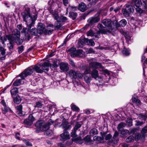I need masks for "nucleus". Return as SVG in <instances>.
Returning a JSON list of instances; mask_svg holds the SVG:
<instances>
[{
    "instance_id": "f257e3e1",
    "label": "nucleus",
    "mask_w": 147,
    "mask_h": 147,
    "mask_svg": "<svg viewBox=\"0 0 147 147\" xmlns=\"http://www.w3.org/2000/svg\"><path fill=\"white\" fill-rule=\"evenodd\" d=\"M25 10L22 13V15L24 20L26 23L28 27V30L30 34L34 36L36 35L38 33L36 28L30 29L31 27L33 26L35 24V21L36 20L37 15H34L33 17L31 16L30 12V8L27 5L24 6Z\"/></svg>"
},
{
    "instance_id": "f03ea898",
    "label": "nucleus",
    "mask_w": 147,
    "mask_h": 147,
    "mask_svg": "<svg viewBox=\"0 0 147 147\" xmlns=\"http://www.w3.org/2000/svg\"><path fill=\"white\" fill-rule=\"evenodd\" d=\"M102 23L105 26H107L106 29L109 33L113 32L117 29V27L119 26L116 20H115L113 23L110 19H104L102 21Z\"/></svg>"
},
{
    "instance_id": "7ed1b4c3",
    "label": "nucleus",
    "mask_w": 147,
    "mask_h": 147,
    "mask_svg": "<svg viewBox=\"0 0 147 147\" xmlns=\"http://www.w3.org/2000/svg\"><path fill=\"white\" fill-rule=\"evenodd\" d=\"M53 123V122L51 119H49L46 124L44 121L40 120L38 121L35 124V126L40 130L47 131L49 128V125Z\"/></svg>"
},
{
    "instance_id": "20e7f679",
    "label": "nucleus",
    "mask_w": 147,
    "mask_h": 147,
    "mask_svg": "<svg viewBox=\"0 0 147 147\" xmlns=\"http://www.w3.org/2000/svg\"><path fill=\"white\" fill-rule=\"evenodd\" d=\"M52 13L53 17L55 20H56L54 23L55 29L57 30H59L63 25L62 22L60 20V17L57 13L53 12Z\"/></svg>"
},
{
    "instance_id": "39448f33",
    "label": "nucleus",
    "mask_w": 147,
    "mask_h": 147,
    "mask_svg": "<svg viewBox=\"0 0 147 147\" xmlns=\"http://www.w3.org/2000/svg\"><path fill=\"white\" fill-rule=\"evenodd\" d=\"M37 30L39 34H44L46 35L51 34L53 31V29L46 30L45 28V25L42 23L38 24Z\"/></svg>"
},
{
    "instance_id": "423d86ee",
    "label": "nucleus",
    "mask_w": 147,
    "mask_h": 147,
    "mask_svg": "<svg viewBox=\"0 0 147 147\" xmlns=\"http://www.w3.org/2000/svg\"><path fill=\"white\" fill-rule=\"evenodd\" d=\"M135 3V5L134 6L136 12L140 13H142L143 12V10L140 8L142 5V4L141 0H132Z\"/></svg>"
},
{
    "instance_id": "0eeeda50",
    "label": "nucleus",
    "mask_w": 147,
    "mask_h": 147,
    "mask_svg": "<svg viewBox=\"0 0 147 147\" xmlns=\"http://www.w3.org/2000/svg\"><path fill=\"white\" fill-rule=\"evenodd\" d=\"M34 71L32 68H28L25 70L20 74L19 76L22 79H24L25 77L28 75H31L33 72Z\"/></svg>"
},
{
    "instance_id": "6e6552de",
    "label": "nucleus",
    "mask_w": 147,
    "mask_h": 147,
    "mask_svg": "<svg viewBox=\"0 0 147 147\" xmlns=\"http://www.w3.org/2000/svg\"><path fill=\"white\" fill-rule=\"evenodd\" d=\"M36 120L32 115H30L27 119H26L24 121L25 125L30 126L33 123V122Z\"/></svg>"
},
{
    "instance_id": "1a4fd4ad",
    "label": "nucleus",
    "mask_w": 147,
    "mask_h": 147,
    "mask_svg": "<svg viewBox=\"0 0 147 147\" xmlns=\"http://www.w3.org/2000/svg\"><path fill=\"white\" fill-rule=\"evenodd\" d=\"M20 31L17 29H15L13 30L12 32V34H10L11 35L12 38H13V41L15 40L16 38H20Z\"/></svg>"
},
{
    "instance_id": "9d476101",
    "label": "nucleus",
    "mask_w": 147,
    "mask_h": 147,
    "mask_svg": "<svg viewBox=\"0 0 147 147\" xmlns=\"http://www.w3.org/2000/svg\"><path fill=\"white\" fill-rule=\"evenodd\" d=\"M97 27L100 30V31H98L97 32V33L98 34H100V33L104 34L109 33V32L107 31V30L106 29V28L104 27L102 24H98Z\"/></svg>"
},
{
    "instance_id": "9b49d317",
    "label": "nucleus",
    "mask_w": 147,
    "mask_h": 147,
    "mask_svg": "<svg viewBox=\"0 0 147 147\" xmlns=\"http://www.w3.org/2000/svg\"><path fill=\"white\" fill-rule=\"evenodd\" d=\"M13 39L12 38L11 35L10 34H8L5 35V36L2 37V36L0 40L2 42L3 44H4L5 42L8 39L9 40L10 43H12L13 42Z\"/></svg>"
},
{
    "instance_id": "f8f14e48",
    "label": "nucleus",
    "mask_w": 147,
    "mask_h": 147,
    "mask_svg": "<svg viewBox=\"0 0 147 147\" xmlns=\"http://www.w3.org/2000/svg\"><path fill=\"white\" fill-rule=\"evenodd\" d=\"M60 69L63 72L67 71L69 69L68 64L66 63L61 62L60 64Z\"/></svg>"
},
{
    "instance_id": "ddd939ff",
    "label": "nucleus",
    "mask_w": 147,
    "mask_h": 147,
    "mask_svg": "<svg viewBox=\"0 0 147 147\" xmlns=\"http://www.w3.org/2000/svg\"><path fill=\"white\" fill-rule=\"evenodd\" d=\"M89 66L93 70L98 68H101L102 65L100 63L97 62H92L90 63Z\"/></svg>"
},
{
    "instance_id": "4468645a",
    "label": "nucleus",
    "mask_w": 147,
    "mask_h": 147,
    "mask_svg": "<svg viewBox=\"0 0 147 147\" xmlns=\"http://www.w3.org/2000/svg\"><path fill=\"white\" fill-rule=\"evenodd\" d=\"M62 140L65 141L70 138L69 134L68 131H64L63 133L60 134Z\"/></svg>"
},
{
    "instance_id": "2eb2a0df",
    "label": "nucleus",
    "mask_w": 147,
    "mask_h": 147,
    "mask_svg": "<svg viewBox=\"0 0 147 147\" xmlns=\"http://www.w3.org/2000/svg\"><path fill=\"white\" fill-rule=\"evenodd\" d=\"M100 20V18L98 16H94L90 18L88 20V22L91 24H93L98 22Z\"/></svg>"
},
{
    "instance_id": "dca6fc26",
    "label": "nucleus",
    "mask_w": 147,
    "mask_h": 147,
    "mask_svg": "<svg viewBox=\"0 0 147 147\" xmlns=\"http://www.w3.org/2000/svg\"><path fill=\"white\" fill-rule=\"evenodd\" d=\"M119 134V133L117 131H115L113 136V140L110 143H109V144L112 143L113 144H117V142L119 140V138H118Z\"/></svg>"
},
{
    "instance_id": "f3484780",
    "label": "nucleus",
    "mask_w": 147,
    "mask_h": 147,
    "mask_svg": "<svg viewBox=\"0 0 147 147\" xmlns=\"http://www.w3.org/2000/svg\"><path fill=\"white\" fill-rule=\"evenodd\" d=\"M68 122L67 121H65L62 123L61 125V127L64 129V131L69 130L71 128L70 125H68Z\"/></svg>"
},
{
    "instance_id": "a211bd4d",
    "label": "nucleus",
    "mask_w": 147,
    "mask_h": 147,
    "mask_svg": "<svg viewBox=\"0 0 147 147\" xmlns=\"http://www.w3.org/2000/svg\"><path fill=\"white\" fill-rule=\"evenodd\" d=\"M51 65V64L48 62H44L41 65V68L43 69V72L47 71L49 69V66Z\"/></svg>"
},
{
    "instance_id": "6ab92c4d",
    "label": "nucleus",
    "mask_w": 147,
    "mask_h": 147,
    "mask_svg": "<svg viewBox=\"0 0 147 147\" xmlns=\"http://www.w3.org/2000/svg\"><path fill=\"white\" fill-rule=\"evenodd\" d=\"M91 75L92 77L95 79H96L97 78H100V77L99 76L98 71L96 69L93 70L91 72Z\"/></svg>"
},
{
    "instance_id": "aec40b11",
    "label": "nucleus",
    "mask_w": 147,
    "mask_h": 147,
    "mask_svg": "<svg viewBox=\"0 0 147 147\" xmlns=\"http://www.w3.org/2000/svg\"><path fill=\"white\" fill-rule=\"evenodd\" d=\"M33 71H35L36 72L41 73L43 72V69L41 68V65H36L33 68Z\"/></svg>"
},
{
    "instance_id": "412c9836",
    "label": "nucleus",
    "mask_w": 147,
    "mask_h": 147,
    "mask_svg": "<svg viewBox=\"0 0 147 147\" xmlns=\"http://www.w3.org/2000/svg\"><path fill=\"white\" fill-rule=\"evenodd\" d=\"M76 49L75 48L72 47L71 49H69L68 51V52L70 54L71 56L72 57H76Z\"/></svg>"
},
{
    "instance_id": "4be33fe9",
    "label": "nucleus",
    "mask_w": 147,
    "mask_h": 147,
    "mask_svg": "<svg viewBox=\"0 0 147 147\" xmlns=\"http://www.w3.org/2000/svg\"><path fill=\"white\" fill-rule=\"evenodd\" d=\"M86 6L84 3H81L79 4L78 9L82 12H84L86 10Z\"/></svg>"
},
{
    "instance_id": "5701e85b",
    "label": "nucleus",
    "mask_w": 147,
    "mask_h": 147,
    "mask_svg": "<svg viewBox=\"0 0 147 147\" xmlns=\"http://www.w3.org/2000/svg\"><path fill=\"white\" fill-rule=\"evenodd\" d=\"M16 108L17 110V113L20 115L21 116L22 115V106L21 105H20L16 107Z\"/></svg>"
},
{
    "instance_id": "b1692460",
    "label": "nucleus",
    "mask_w": 147,
    "mask_h": 147,
    "mask_svg": "<svg viewBox=\"0 0 147 147\" xmlns=\"http://www.w3.org/2000/svg\"><path fill=\"white\" fill-rule=\"evenodd\" d=\"M77 72H76L74 70H71L69 71V75L72 78H76L77 77Z\"/></svg>"
},
{
    "instance_id": "393cba45",
    "label": "nucleus",
    "mask_w": 147,
    "mask_h": 147,
    "mask_svg": "<svg viewBox=\"0 0 147 147\" xmlns=\"http://www.w3.org/2000/svg\"><path fill=\"white\" fill-rule=\"evenodd\" d=\"M130 134L129 131L127 130L124 129L121 131V137L123 138L126 135H129Z\"/></svg>"
},
{
    "instance_id": "a878e982",
    "label": "nucleus",
    "mask_w": 147,
    "mask_h": 147,
    "mask_svg": "<svg viewBox=\"0 0 147 147\" xmlns=\"http://www.w3.org/2000/svg\"><path fill=\"white\" fill-rule=\"evenodd\" d=\"M85 143L87 144H89L92 143V141L90 140V136L89 135H87L84 138Z\"/></svg>"
},
{
    "instance_id": "bb28decb",
    "label": "nucleus",
    "mask_w": 147,
    "mask_h": 147,
    "mask_svg": "<svg viewBox=\"0 0 147 147\" xmlns=\"http://www.w3.org/2000/svg\"><path fill=\"white\" fill-rule=\"evenodd\" d=\"M132 100L133 102L135 103L138 106L141 105L140 100L136 98L135 97H133L132 98Z\"/></svg>"
},
{
    "instance_id": "cd10ccee",
    "label": "nucleus",
    "mask_w": 147,
    "mask_h": 147,
    "mask_svg": "<svg viewBox=\"0 0 147 147\" xmlns=\"http://www.w3.org/2000/svg\"><path fill=\"white\" fill-rule=\"evenodd\" d=\"M127 23V21L123 19L119 22V23H117L119 26L117 27V28L119 27L120 26H124Z\"/></svg>"
},
{
    "instance_id": "c85d7f7f",
    "label": "nucleus",
    "mask_w": 147,
    "mask_h": 147,
    "mask_svg": "<svg viewBox=\"0 0 147 147\" xmlns=\"http://www.w3.org/2000/svg\"><path fill=\"white\" fill-rule=\"evenodd\" d=\"M22 84V79H18L13 83V85L15 86H18Z\"/></svg>"
},
{
    "instance_id": "c756f323",
    "label": "nucleus",
    "mask_w": 147,
    "mask_h": 147,
    "mask_svg": "<svg viewBox=\"0 0 147 147\" xmlns=\"http://www.w3.org/2000/svg\"><path fill=\"white\" fill-rule=\"evenodd\" d=\"M89 134L90 136H93L97 134H98V131L96 128H93L90 130Z\"/></svg>"
},
{
    "instance_id": "7c9ffc66",
    "label": "nucleus",
    "mask_w": 147,
    "mask_h": 147,
    "mask_svg": "<svg viewBox=\"0 0 147 147\" xmlns=\"http://www.w3.org/2000/svg\"><path fill=\"white\" fill-rule=\"evenodd\" d=\"M13 100L14 102L17 104H19L21 101L20 98L19 96H18L14 98Z\"/></svg>"
},
{
    "instance_id": "2f4dec72",
    "label": "nucleus",
    "mask_w": 147,
    "mask_h": 147,
    "mask_svg": "<svg viewBox=\"0 0 147 147\" xmlns=\"http://www.w3.org/2000/svg\"><path fill=\"white\" fill-rule=\"evenodd\" d=\"M84 53L82 50L79 49L76 51V57L79 56L82 57L83 56Z\"/></svg>"
},
{
    "instance_id": "473e14b6",
    "label": "nucleus",
    "mask_w": 147,
    "mask_h": 147,
    "mask_svg": "<svg viewBox=\"0 0 147 147\" xmlns=\"http://www.w3.org/2000/svg\"><path fill=\"white\" fill-rule=\"evenodd\" d=\"M124 9H125L127 11L130 13L131 12H133L134 11L133 7L131 5H129L128 6H127Z\"/></svg>"
},
{
    "instance_id": "72a5a7b5",
    "label": "nucleus",
    "mask_w": 147,
    "mask_h": 147,
    "mask_svg": "<svg viewBox=\"0 0 147 147\" xmlns=\"http://www.w3.org/2000/svg\"><path fill=\"white\" fill-rule=\"evenodd\" d=\"M11 93L12 95H16L18 92V88H14L11 90Z\"/></svg>"
},
{
    "instance_id": "f704fd0d",
    "label": "nucleus",
    "mask_w": 147,
    "mask_h": 147,
    "mask_svg": "<svg viewBox=\"0 0 147 147\" xmlns=\"http://www.w3.org/2000/svg\"><path fill=\"white\" fill-rule=\"evenodd\" d=\"M126 125V124L125 123L121 122L119 123L117 126V129L119 131H120L122 128L124 127Z\"/></svg>"
},
{
    "instance_id": "c9c22d12",
    "label": "nucleus",
    "mask_w": 147,
    "mask_h": 147,
    "mask_svg": "<svg viewBox=\"0 0 147 147\" xmlns=\"http://www.w3.org/2000/svg\"><path fill=\"white\" fill-rule=\"evenodd\" d=\"M134 137L132 136H131L128 137L126 139V142L128 143H130L134 141Z\"/></svg>"
},
{
    "instance_id": "e433bc0d",
    "label": "nucleus",
    "mask_w": 147,
    "mask_h": 147,
    "mask_svg": "<svg viewBox=\"0 0 147 147\" xmlns=\"http://www.w3.org/2000/svg\"><path fill=\"white\" fill-rule=\"evenodd\" d=\"M122 53L123 54L126 56L129 55L130 54L129 50L125 48H124L122 51Z\"/></svg>"
},
{
    "instance_id": "4c0bfd02",
    "label": "nucleus",
    "mask_w": 147,
    "mask_h": 147,
    "mask_svg": "<svg viewBox=\"0 0 147 147\" xmlns=\"http://www.w3.org/2000/svg\"><path fill=\"white\" fill-rule=\"evenodd\" d=\"M122 11L124 16L127 17H129L130 13L129 11L124 9L122 10Z\"/></svg>"
},
{
    "instance_id": "58836bf2",
    "label": "nucleus",
    "mask_w": 147,
    "mask_h": 147,
    "mask_svg": "<svg viewBox=\"0 0 147 147\" xmlns=\"http://www.w3.org/2000/svg\"><path fill=\"white\" fill-rule=\"evenodd\" d=\"M15 41L18 45H20L22 44L23 42V40L22 39L19 38H16L15 39Z\"/></svg>"
},
{
    "instance_id": "ea45409f",
    "label": "nucleus",
    "mask_w": 147,
    "mask_h": 147,
    "mask_svg": "<svg viewBox=\"0 0 147 147\" xmlns=\"http://www.w3.org/2000/svg\"><path fill=\"white\" fill-rule=\"evenodd\" d=\"M75 140L77 143L81 144L83 143V140L81 137H78L75 139Z\"/></svg>"
},
{
    "instance_id": "a19ab883",
    "label": "nucleus",
    "mask_w": 147,
    "mask_h": 147,
    "mask_svg": "<svg viewBox=\"0 0 147 147\" xmlns=\"http://www.w3.org/2000/svg\"><path fill=\"white\" fill-rule=\"evenodd\" d=\"M84 79L86 82L88 84L90 82L91 78L90 76H85L84 77Z\"/></svg>"
},
{
    "instance_id": "79ce46f5",
    "label": "nucleus",
    "mask_w": 147,
    "mask_h": 147,
    "mask_svg": "<svg viewBox=\"0 0 147 147\" xmlns=\"http://www.w3.org/2000/svg\"><path fill=\"white\" fill-rule=\"evenodd\" d=\"M81 124L79 123H77L75 125L74 129V130L77 131L79 130V129L81 127Z\"/></svg>"
},
{
    "instance_id": "37998d69",
    "label": "nucleus",
    "mask_w": 147,
    "mask_h": 147,
    "mask_svg": "<svg viewBox=\"0 0 147 147\" xmlns=\"http://www.w3.org/2000/svg\"><path fill=\"white\" fill-rule=\"evenodd\" d=\"M3 113L5 114L9 110V108L7 107L6 105L4 106L2 108Z\"/></svg>"
},
{
    "instance_id": "c03bdc74",
    "label": "nucleus",
    "mask_w": 147,
    "mask_h": 147,
    "mask_svg": "<svg viewBox=\"0 0 147 147\" xmlns=\"http://www.w3.org/2000/svg\"><path fill=\"white\" fill-rule=\"evenodd\" d=\"M94 140L95 141H98L100 142H101L103 140V138L98 136H95L94 137Z\"/></svg>"
},
{
    "instance_id": "a18cd8bd",
    "label": "nucleus",
    "mask_w": 147,
    "mask_h": 147,
    "mask_svg": "<svg viewBox=\"0 0 147 147\" xmlns=\"http://www.w3.org/2000/svg\"><path fill=\"white\" fill-rule=\"evenodd\" d=\"M77 16V13H76L71 12L70 13V16L72 18L73 20L76 19Z\"/></svg>"
},
{
    "instance_id": "49530a36",
    "label": "nucleus",
    "mask_w": 147,
    "mask_h": 147,
    "mask_svg": "<svg viewBox=\"0 0 147 147\" xmlns=\"http://www.w3.org/2000/svg\"><path fill=\"white\" fill-rule=\"evenodd\" d=\"M132 120L130 118H128L127 119L126 122L128 125L131 126L132 125Z\"/></svg>"
},
{
    "instance_id": "de8ad7c7",
    "label": "nucleus",
    "mask_w": 147,
    "mask_h": 147,
    "mask_svg": "<svg viewBox=\"0 0 147 147\" xmlns=\"http://www.w3.org/2000/svg\"><path fill=\"white\" fill-rule=\"evenodd\" d=\"M42 105V104L41 102H38L36 103V105L34 107H35L41 108Z\"/></svg>"
},
{
    "instance_id": "09e8293b",
    "label": "nucleus",
    "mask_w": 147,
    "mask_h": 147,
    "mask_svg": "<svg viewBox=\"0 0 147 147\" xmlns=\"http://www.w3.org/2000/svg\"><path fill=\"white\" fill-rule=\"evenodd\" d=\"M59 17H60V20H62V22H65L67 20V18L65 16H59Z\"/></svg>"
},
{
    "instance_id": "8fccbe9b",
    "label": "nucleus",
    "mask_w": 147,
    "mask_h": 147,
    "mask_svg": "<svg viewBox=\"0 0 147 147\" xmlns=\"http://www.w3.org/2000/svg\"><path fill=\"white\" fill-rule=\"evenodd\" d=\"M76 131L73 129L72 130V132L71 133V136L72 137H75L77 136L76 134Z\"/></svg>"
},
{
    "instance_id": "3c124183",
    "label": "nucleus",
    "mask_w": 147,
    "mask_h": 147,
    "mask_svg": "<svg viewBox=\"0 0 147 147\" xmlns=\"http://www.w3.org/2000/svg\"><path fill=\"white\" fill-rule=\"evenodd\" d=\"M94 34L93 31L92 30H90L87 33V35L88 36H94Z\"/></svg>"
},
{
    "instance_id": "603ef678",
    "label": "nucleus",
    "mask_w": 147,
    "mask_h": 147,
    "mask_svg": "<svg viewBox=\"0 0 147 147\" xmlns=\"http://www.w3.org/2000/svg\"><path fill=\"white\" fill-rule=\"evenodd\" d=\"M105 139L106 140H109L111 138L112 136L110 134H108L105 136Z\"/></svg>"
},
{
    "instance_id": "864d4df0",
    "label": "nucleus",
    "mask_w": 147,
    "mask_h": 147,
    "mask_svg": "<svg viewBox=\"0 0 147 147\" xmlns=\"http://www.w3.org/2000/svg\"><path fill=\"white\" fill-rule=\"evenodd\" d=\"M90 67H88L86 69L85 71L84 72V74H88L90 73L91 71L90 69Z\"/></svg>"
},
{
    "instance_id": "5fc2aeb1",
    "label": "nucleus",
    "mask_w": 147,
    "mask_h": 147,
    "mask_svg": "<svg viewBox=\"0 0 147 147\" xmlns=\"http://www.w3.org/2000/svg\"><path fill=\"white\" fill-rule=\"evenodd\" d=\"M57 61L56 59H54L53 60V65L54 68H57L58 65L57 63Z\"/></svg>"
},
{
    "instance_id": "6e6d98bb",
    "label": "nucleus",
    "mask_w": 147,
    "mask_h": 147,
    "mask_svg": "<svg viewBox=\"0 0 147 147\" xmlns=\"http://www.w3.org/2000/svg\"><path fill=\"white\" fill-rule=\"evenodd\" d=\"M87 42H89V45L91 46H94L95 45V43L92 40H88Z\"/></svg>"
},
{
    "instance_id": "4d7b16f0",
    "label": "nucleus",
    "mask_w": 147,
    "mask_h": 147,
    "mask_svg": "<svg viewBox=\"0 0 147 147\" xmlns=\"http://www.w3.org/2000/svg\"><path fill=\"white\" fill-rule=\"evenodd\" d=\"M84 42L85 40L84 39H80L79 40L78 42V44L80 46H81L84 44Z\"/></svg>"
},
{
    "instance_id": "13d9d810",
    "label": "nucleus",
    "mask_w": 147,
    "mask_h": 147,
    "mask_svg": "<svg viewBox=\"0 0 147 147\" xmlns=\"http://www.w3.org/2000/svg\"><path fill=\"white\" fill-rule=\"evenodd\" d=\"M24 50V46H21L18 48V51L20 53H22Z\"/></svg>"
},
{
    "instance_id": "bf43d9fd",
    "label": "nucleus",
    "mask_w": 147,
    "mask_h": 147,
    "mask_svg": "<svg viewBox=\"0 0 147 147\" xmlns=\"http://www.w3.org/2000/svg\"><path fill=\"white\" fill-rule=\"evenodd\" d=\"M5 50L3 47H0V52H1V54L2 55H4L5 54Z\"/></svg>"
},
{
    "instance_id": "052dcab7",
    "label": "nucleus",
    "mask_w": 147,
    "mask_h": 147,
    "mask_svg": "<svg viewBox=\"0 0 147 147\" xmlns=\"http://www.w3.org/2000/svg\"><path fill=\"white\" fill-rule=\"evenodd\" d=\"M147 132V127L146 126L144 127L142 129V133L143 134H144Z\"/></svg>"
},
{
    "instance_id": "680f3d73",
    "label": "nucleus",
    "mask_w": 147,
    "mask_h": 147,
    "mask_svg": "<svg viewBox=\"0 0 147 147\" xmlns=\"http://www.w3.org/2000/svg\"><path fill=\"white\" fill-rule=\"evenodd\" d=\"M92 5L95 4L99 0H88Z\"/></svg>"
},
{
    "instance_id": "e2e57ef3",
    "label": "nucleus",
    "mask_w": 147,
    "mask_h": 147,
    "mask_svg": "<svg viewBox=\"0 0 147 147\" xmlns=\"http://www.w3.org/2000/svg\"><path fill=\"white\" fill-rule=\"evenodd\" d=\"M71 108L74 111H76L78 110L79 109V108L77 106L75 105H73L72 106Z\"/></svg>"
},
{
    "instance_id": "0e129e2a",
    "label": "nucleus",
    "mask_w": 147,
    "mask_h": 147,
    "mask_svg": "<svg viewBox=\"0 0 147 147\" xmlns=\"http://www.w3.org/2000/svg\"><path fill=\"white\" fill-rule=\"evenodd\" d=\"M23 141L24 142L26 143V144L28 146H32V144L30 143L29 142L27 141L26 140L24 139L23 140Z\"/></svg>"
},
{
    "instance_id": "69168bd1",
    "label": "nucleus",
    "mask_w": 147,
    "mask_h": 147,
    "mask_svg": "<svg viewBox=\"0 0 147 147\" xmlns=\"http://www.w3.org/2000/svg\"><path fill=\"white\" fill-rule=\"evenodd\" d=\"M135 122V125H140L143 124V123L142 122H140L139 121H136Z\"/></svg>"
},
{
    "instance_id": "338daca9",
    "label": "nucleus",
    "mask_w": 147,
    "mask_h": 147,
    "mask_svg": "<svg viewBox=\"0 0 147 147\" xmlns=\"http://www.w3.org/2000/svg\"><path fill=\"white\" fill-rule=\"evenodd\" d=\"M77 77H78L79 78H82L83 76V75L82 74L80 73L79 72H77Z\"/></svg>"
},
{
    "instance_id": "774afa93",
    "label": "nucleus",
    "mask_w": 147,
    "mask_h": 147,
    "mask_svg": "<svg viewBox=\"0 0 147 147\" xmlns=\"http://www.w3.org/2000/svg\"><path fill=\"white\" fill-rule=\"evenodd\" d=\"M63 2L64 5L65 6H67L69 3L68 0H63Z\"/></svg>"
}]
</instances>
